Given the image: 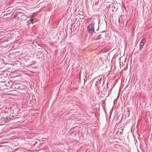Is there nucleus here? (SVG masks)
I'll return each mask as SVG.
<instances>
[{
	"instance_id": "1",
	"label": "nucleus",
	"mask_w": 152,
	"mask_h": 152,
	"mask_svg": "<svg viewBox=\"0 0 152 152\" xmlns=\"http://www.w3.org/2000/svg\"><path fill=\"white\" fill-rule=\"evenodd\" d=\"M87 30L89 32H93L94 30V24L91 23L87 26Z\"/></svg>"
},
{
	"instance_id": "4",
	"label": "nucleus",
	"mask_w": 152,
	"mask_h": 152,
	"mask_svg": "<svg viewBox=\"0 0 152 152\" xmlns=\"http://www.w3.org/2000/svg\"><path fill=\"white\" fill-rule=\"evenodd\" d=\"M32 20V19H30L27 21V24L28 25H30L31 23L33 24Z\"/></svg>"
},
{
	"instance_id": "8",
	"label": "nucleus",
	"mask_w": 152,
	"mask_h": 152,
	"mask_svg": "<svg viewBox=\"0 0 152 152\" xmlns=\"http://www.w3.org/2000/svg\"><path fill=\"white\" fill-rule=\"evenodd\" d=\"M99 36H100V35H99L96 37L95 38V40H96V39H100V38L99 37Z\"/></svg>"
},
{
	"instance_id": "5",
	"label": "nucleus",
	"mask_w": 152,
	"mask_h": 152,
	"mask_svg": "<svg viewBox=\"0 0 152 152\" xmlns=\"http://www.w3.org/2000/svg\"><path fill=\"white\" fill-rule=\"evenodd\" d=\"M124 129V127H123V126H122V125H120V127H119V130H121L120 132V133H121L122 131Z\"/></svg>"
},
{
	"instance_id": "9",
	"label": "nucleus",
	"mask_w": 152,
	"mask_h": 152,
	"mask_svg": "<svg viewBox=\"0 0 152 152\" xmlns=\"http://www.w3.org/2000/svg\"><path fill=\"white\" fill-rule=\"evenodd\" d=\"M118 22H120V20H119L118 19Z\"/></svg>"
},
{
	"instance_id": "6",
	"label": "nucleus",
	"mask_w": 152,
	"mask_h": 152,
	"mask_svg": "<svg viewBox=\"0 0 152 152\" xmlns=\"http://www.w3.org/2000/svg\"><path fill=\"white\" fill-rule=\"evenodd\" d=\"M129 113L128 111L125 114V115L126 116L128 117L129 116Z\"/></svg>"
},
{
	"instance_id": "7",
	"label": "nucleus",
	"mask_w": 152,
	"mask_h": 152,
	"mask_svg": "<svg viewBox=\"0 0 152 152\" xmlns=\"http://www.w3.org/2000/svg\"><path fill=\"white\" fill-rule=\"evenodd\" d=\"M32 23H34L36 21V19L35 18H32Z\"/></svg>"
},
{
	"instance_id": "3",
	"label": "nucleus",
	"mask_w": 152,
	"mask_h": 152,
	"mask_svg": "<svg viewBox=\"0 0 152 152\" xmlns=\"http://www.w3.org/2000/svg\"><path fill=\"white\" fill-rule=\"evenodd\" d=\"M2 121H4L5 122H7L10 120L11 119L9 117H6V118H1Z\"/></svg>"
},
{
	"instance_id": "2",
	"label": "nucleus",
	"mask_w": 152,
	"mask_h": 152,
	"mask_svg": "<svg viewBox=\"0 0 152 152\" xmlns=\"http://www.w3.org/2000/svg\"><path fill=\"white\" fill-rule=\"evenodd\" d=\"M146 42L145 39V38H143L140 41L139 45V50H141L142 48Z\"/></svg>"
}]
</instances>
